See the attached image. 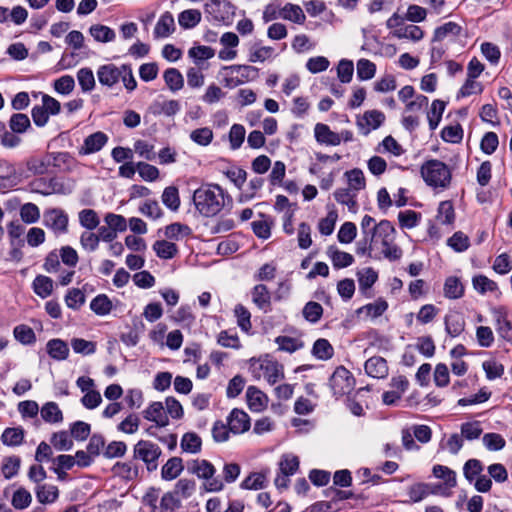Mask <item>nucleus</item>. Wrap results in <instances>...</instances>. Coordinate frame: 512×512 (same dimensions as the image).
Here are the masks:
<instances>
[{"label": "nucleus", "instance_id": "34", "mask_svg": "<svg viewBox=\"0 0 512 512\" xmlns=\"http://www.w3.org/2000/svg\"><path fill=\"white\" fill-rule=\"evenodd\" d=\"M275 343L278 345V350L294 353L304 347V342L300 337L278 336L275 338Z\"/></svg>", "mask_w": 512, "mask_h": 512}, {"label": "nucleus", "instance_id": "46", "mask_svg": "<svg viewBox=\"0 0 512 512\" xmlns=\"http://www.w3.org/2000/svg\"><path fill=\"white\" fill-rule=\"evenodd\" d=\"M112 302L105 294H99L90 302V309L99 316H105L112 310Z\"/></svg>", "mask_w": 512, "mask_h": 512}, {"label": "nucleus", "instance_id": "30", "mask_svg": "<svg viewBox=\"0 0 512 512\" xmlns=\"http://www.w3.org/2000/svg\"><path fill=\"white\" fill-rule=\"evenodd\" d=\"M52 157L50 154L43 156H31L26 161L27 169L35 175H42L48 171L51 165Z\"/></svg>", "mask_w": 512, "mask_h": 512}, {"label": "nucleus", "instance_id": "38", "mask_svg": "<svg viewBox=\"0 0 512 512\" xmlns=\"http://www.w3.org/2000/svg\"><path fill=\"white\" fill-rule=\"evenodd\" d=\"M202 19V14L197 9H187L178 15V23L183 29L196 27Z\"/></svg>", "mask_w": 512, "mask_h": 512}, {"label": "nucleus", "instance_id": "50", "mask_svg": "<svg viewBox=\"0 0 512 512\" xmlns=\"http://www.w3.org/2000/svg\"><path fill=\"white\" fill-rule=\"evenodd\" d=\"M359 288L363 291L370 289L378 279L377 272L371 268L366 267L357 272Z\"/></svg>", "mask_w": 512, "mask_h": 512}, {"label": "nucleus", "instance_id": "27", "mask_svg": "<svg viewBox=\"0 0 512 512\" xmlns=\"http://www.w3.org/2000/svg\"><path fill=\"white\" fill-rule=\"evenodd\" d=\"M183 469L184 466L182 459L179 457H172L162 466L161 477L165 481H172L182 473Z\"/></svg>", "mask_w": 512, "mask_h": 512}, {"label": "nucleus", "instance_id": "5", "mask_svg": "<svg viewBox=\"0 0 512 512\" xmlns=\"http://www.w3.org/2000/svg\"><path fill=\"white\" fill-rule=\"evenodd\" d=\"M421 176L425 183L434 188H446L451 181V171L449 167L437 160L426 161L420 169Z\"/></svg>", "mask_w": 512, "mask_h": 512}, {"label": "nucleus", "instance_id": "15", "mask_svg": "<svg viewBox=\"0 0 512 512\" xmlns=\"http://www.w3.org/2000/svg\"><path fill=\"white\" fill-rule=\"evenodd\" d=\"M227 425L232 434H243L250 429V417L245 411L234 408L227 416Z\"/></svg>", "mask_w": 512, "mask_h": 512}, {"label": "nucleus", "instance_id": "26", "mask_svg": "<svg viewBox=\"0 0 512 512\" xmlns=\"http://www.w3.org/2000/svg\"><path fill=\"white\" fill-rule=\"evenodd\" d=\"M333 266L337 269L345 268L354 262V257L350 253L339 250L336 246L331 245L326 252Z\"/></svg>", "mask_w": 512, "mask_h": 512}, {"label": "nucleus", "instance_id": "22", "mask_svg": "<svg viewBox=\"0 0 512 512\" xmlns=\"http://www.w3.org/2000/svg\"><path fill=\"white\" fill-rule=\"evenodd\" d=\"M365 372L368 376L383 379L388 375V365L386 360L380 356H374L369 358L365 362Z\"/></svg>", "mask_w": 512, "mask_h": 512}, {"label": "nucleus", "instance_id": "25", "mask_svg": "<svg viewBox=\"0 0 512 512\" xmlns=\"http://www.w3.org/2000/svg\"><path fill=\"white\" fill-rule=\"evenodd\" d=\"M445 330L451 337L459 336L465 329V320L459 312H449L444 318Z\"/></svg>", "mask_w": 512, "mask_h": 512}, {"label": "nucleus", "instance_id": "24", "mask_svg": "<svg viewBox=\"0 0 512 512\" xmlns=\"http://www.w3.org/2000/svg\"><path fill=\"white\" fill-rule=\"evenodd\" d=\"M252 302L264 312L271 310V294L264 284H257L251 290Z\"/></svg>", "mask_w": 512, "mask_h": 512}, {"label": "nucleus", "instance_id": "51", "mask_svg": "<svg viewBox=\"0 0 512 512\" xmlns=\"http://www.w3.org/2000/svg\"><path fill=\"white\" fill-rule=\"evenodd\" d=\"M189 138L199 146H208L213 141L214 134L211 128L201 127L191 131Z\"/></svg>", "mask_w": 512, "mask_h": 512}, {"label": "nucleus", "instance_id": "10", "mask_svg": "<svg viewBox=\"0 0 512 512\" xmlns=\"http://www.w3.org/2000/svg\"><path fill=\"white\" fill-rule=\"evenodd\" d=\"M433 475L442 479V484H436L432 488V493L449 497L452 494V489L457 485L456 472L444 465H434L432 469Z\"/></svg>", "mask_w": 512, "mask_h": 512}, {"label": "nucleus", "instance_id": "57", "mask_svg": "<svg viewBox=\"0 0 512 512\" xmlns=\"http://www.w3.org/2000/svg\"><path fill=\"white\" fill-rule=\"evenodd\" d=\"M163 204L172 211H177L180 206L178 189L175 186H168L161 196Z\"/></svg>", "mask_w": 512, "mask_h": 512}, {"label": "nucleus", "instance_id": "8", "mask_svg": "<svg viewBox=\"0 0 512 512\" xmlns=\"http://www.w3.org/2000/svg\"><path fill=\"white\" fill-rule=\"evenodd\" d=\"M161 455V448L152 441L139 440L134 446V457L143 461L150 472L158 468V459Z\"/></svg>", "mask_w": 512, "mask_h": 512}, {"label": "nucleus", "instance_id": "20", "mask_svg": "<svg viewBox=\"0 0 512 512\" xmlns=\"http://www.w3.org/2000/svg\"><path fill=\"white\" fill-rule=\"evenodd\" d=\"M176 29L175 20L171 12L166 11L159 17L153 31L155 39L169 37Z\"/></svg>", "mask_w": 512, "mask_h": 512}, {"label": "nucleus", "instance_id": "41", "mask_svg": "<svg viewBox=\"0 0 512 512\" xmlns=\"http://www.w3.org/2000/svg\"><path fill=\"white\" fill-rule=\"evenodd\" d=\"M461 26L455 22H447L435 29L433 41H443L448 37H456L461 33Z\"/></svg>", "mask_w": 512, "mask_h": 512}, {"label": "nucleus", "instance_id": "61", "mask_svg": "<svg viewBox=\"0 0 512 512\" xmlns=\"http://www.w3.org/2000/svg\"><path fill=\"white\" fill-rule=\"evenodd\" d=\"M420 220L421 214L414 210H404L398 214L399 224L404 229H412L416 227Z\"/></svg>", "mask_w": 512, "mask_h": 512}, {"label": "nucleus", "instance_id": "11", "mask_svg": "<svg viewBox=\"0 0 512 512\" xmlns=\"http://www.w3.org/2000/svg\"><path fill=\"white\" fill-rule=\"evenodd\" d=\"M205 12L219 23L229 25L235 14V6L228 0H211L204 6Z\"/></svg>", "mask_w": 512, "mask_h": 512}, {"label": "nucleus", "instance_id": "39", "mask_svg": "<svg viewBox=\"0 0 512 512\" xmlns=\"http://www.w3.org/2000/svg\"><path fill=\"white\" fill-rule=\"evenodd\" d=\"M195 491V482L190 479H180L176 482L173 491L168 493L173 494L176 499H187Z\"/></svg>", "mask_w": 512, "mask_h": 512}, {"label": "nucleus", "instance_id": "7", "mask_svg": "<svg viewBox=\"0 0 512 512\" xmlns=\"http://www.w3.org/2000/svg\"><path fill=\"white\" fill-rule=\"evenodd\" d=\"M159 492L158 488L151 487L142 498L143 504L150 509V512H176L180 508V499H176L170 493H164L159 499Z\"/></svg>", "mask_w": 512, "mask_h": 512}, {"label": "nucleus", "instance_id": "64", "mask_svg": "<svg viewBox=\"0 0 512 512\" xmlns=\"http://www.w3.org/2000/svg\"><path fill=\"white\" fill-rule=\"evenodd\" d=\"M447 245L451 247L455 252H464L470 246V240L467 235L463 232H455L448 240Z\"/></svg>", "mask_w": 512, "mask_h": 512}, {"label": "nucleus", "instance_id": "16", "mask_svg": "<svg viewBox=\"0 0 512 512\" xmlns=\"http://www.w3.org/2000/svg\"><path fill=\"white\" fill-rule=\"evenodd\" d=\"M108 136L97 131L84 139L83 145L79 148L80 155H89L100 151L107 143Z\"/></svg>", "mask_w": 512, "mask_h": 512}, {"label": "nucleus", "instance_id": "33", "mask_svg": "<svg viewBox=\"0 0 512 512\" xmlns=\"http://www.w3.org/2000/svg\"><path fill=\"white\" fill-rule=\"evenodd\" d=\"M163 79L169 90L173 93L184 87V78L181 72L176 68H168L163 73Z\"/></svg>", "mask_w": 512, "mask_h": 512}, {"label": "nucleus", "instance_id": "12", "mask_svg": "<svg viewBox=\"0 0 512 512\" xmlns=\"http://www.w3.org/2000/svg\"><path fill=\"white\" fill-rule=\"evenodd\" d=\"M68 222V215L60 208H51L44 212V225L56 235L67 233Z\"/></svg>", "mask_w": 512, "mask_h": 512}, {"label": "nucleus", "instance_id": "58", "mask_svg": "<svg viewBox=\"0 0 512 512\" xmlns=\"http://www.w3.org/2000/svg\"><path fill=\"white\" fill-rule=\"evenodd\" d=\"M376 74V65L372 61L362 58L357 62V77L361 81L372 79Z\"/></svg>", "mask_w": 512, "mask_h": 512}, {"label": "nucleus", "instance_id": "49", "mask_svg": "<svg viewBox=\"0 0 512 512\" xmlns=\"http://www.w3.org/2000/svg\"><path fill=\"white\" fill-rule=\"evenodd\" d=\"M153 250L156 255L161 259H171L177 252V246L166 240H158L153 244Z\"/></svg>", "mask_w": 512, "mask_h": 512}, {"label": "nucleus", "instance_id": "35", "mask_svg": "<svg viewBox=\"0 0 512 512\" xmlns=\"http://www.w3.org/2000/svg\"><path fill=\"white\" fill-rule=\"evenodd\" d=\"M312 355L319 360H329L334 355V348L327 339H317L312 347Z\"/></svg>", "mask_w": 512, "mask_h": 512}, {"label": "nucleus", "instance_id": "60", "mask_svg": "<svg viewBox=\"0 0 512 512\" xmlns=\"http://www.w3.org/2000/svg\"><path fill=\"white\" fill-rule=\"evenodd\" d=\"M482 442L488 451H500L506 445V441L503 436L494 432L484 434Z\"/></svg>", "mask_w": 512, "mask_h": 512}, {"label": "nucleus", "instance_id": "54", "mask_svg": "<svg viewBox=\"0 0 512 512\" xmlns=\"http://www.w3.org/2000/svg\"><path fill=\"white\" fill-rule=\"evenodd\" d=\"M24 439V430L21 427L6 428L2 433L1 440L7 446H18Z\"/></svg>", "mask_w": 512, "mask_h": 512}, {"label": "nucleus", "instance_id": "2", "mask_svg": "<svg viewBox=\"0 0 512 512\" xmlns=\"http://www.w3.org/2000/svg\"><path fill=\"white\" fill-rule=\"evenodd\" d=\"M395 228L388 220H381L378 227L368 236L360 239L356 244V253L379 259L377 251L386 240H394Z\"/></svg>", "mask_w": 512, "mask_h": 512}, {"label": "nucleus", "instance_id": "37", "mask_svg": "<svg viewBox=\"0 0 512 512\" xmlns=\"http://www.w3.org/2000/svg\"><path fill=\"white\" fill-rule=\"evenodd\" d=\"M335 200L342 204L346 205L349 211L356 213L357 212V201H356V193L347 188H339L334 192Z\"/></svg>", "mask_w": 512, "mask_h": 512}, {"label": "nucleus", "instance_id": "31", "mask_svg": "<svg viewBox=\"0 0 512 512\" xmlns=\"http://www.w3.org/2000/svg\"><path fill=\"white\" fill-rule=\"evenodd\" d=\"M46 350L48 355L57 361L65 360L69 355L67 343L58 338L49 340L46 344Z\"/></svg>", "mask_w": 512, "mask_h": 512}, {"label": "nucleus", "instance_id": "55", "mask_svg": "<svg viewBox=\"0 0 512 512\" xmlns=\"http://www.w3.org/2000/svg\"><path fill=\"white\" fill-rule=\"evenodd\" d=\"M484 467L480 460L469 459L464 463L463 475L465 479L472 483L478 476L481 475Z\"/></svg>", "mask_w": 512, "mask_h": 512}, {"label": "nucleus", "instance_id": "21", "mask_svg": "<svg viewBox=\"0 0 512 512\" xmlns=\"http://www.w3.org/2000/svg\"><path fill=\"white\" fill-rule=\"evenodd\" d=\"M181 109L180 102L178 100H155L149 107V111L155 115H164L172 117L176 115Z\"/></svg>", "mask_w": 512, "mask_h": 512}, {"label": "nucleus", "instance_id": "40", "mask_svg": "<svg viewBox=\"0 0 512 512\" xmlns=\"http://www.w3.org/2000/svg\"><path fill=\"white\" fill-rule=\"evenodd\" d=\"M51 165L63 171H72L76 165V160L67 152L51 153Z\"/></svg>", "mask_w": 512, "mask_h": 512}, {"label": "nucleus", "instance_id": "32", "mask_svg": "<svg viewBox=\"0 0 512 512\" xmlns=\"http://www.w3.org/2000/svg\"><path fill=\"white\" fill-rule=\"evenodd\" d=\"M89 34L96 42L109 43L116 39L115 31L103 24H94L89 28Z\"/></svg>", "mask_w": 512, "mask_h": 512}, {"label": "nucleus", "instance_id": "62", "mask_svg": "<svg viewBox=\"0 0 512 512\" xmlns=\"http://www.w3.org/2000/svg\"><path fill=\"white\" fill-rule=\"evenodd\" d=\"M377 151L390 153L393 156H400L404 153L403 147L392 136H386L378 145Z\"/></svg>", "mask_w": 512, "mask_h": 512}, {"label": "nucleus", "instance_id": "23", "mask_svg": "<svg viewBox=\"0 0 512 512\" xmlns=\"http://www.w3.org/2000/svg\"><path fill=\"white\" fill-rule=\"evenodd\" d=\"M314 137L321 145L338 146V133L332 131L327 124L317 123L314 127Z\"/></svg>", "mask_w": 512, "mask_h": 512}, {"label": "nucleus", "instance_id": "53", "mask_svg": "<svg viewBox=\"0 0 512 512\" xmlns=\"http://www.w3.org/2000/svg\"><path fill=\"white\" fill-rule=\"evenodd\" d=\"M77 80L83 92H90L95 88V77L93 71L84 67L78 70Z\"/></svg>", "mask_w": 512, "mask_h": 512}, {"label": "nucleus", "instance_id": "44", "mask_svg": "<svg viewBox=\"0 0 512 512\" xmlns=\"http://www.w3.org/2000/svg\"><path fill=\"white\" fill-rule=\"evenodd\" d=\"M464 294V286L457 277H448L444 283V295L449 299L461 298Z\"/></svg>", "mask_w": 512, "mask_h": 512}, {"label": "nucleus", "instance_id": "48", "mask_svg": "<svg viewBox=\"0 0 512 512\" xmlns=\"http://www.w3.org/2000/svg\"><path fill=\"white\" fill-rule=\"evenodd\" d=\"M20 218L25 224H34L40 219L39 207L31 202L25 203L19 210Z\"/></svg>", "mask_w": 512, "mask_h": 512}, {"label": "nucleus", "instance_id": "19", "mask_svg": "<svg viewBox=\"0 0 512 512\" xmlns=\"http://www.w3.org/2000/svg\"><path fill=\"white\" fill-rule=\"evenodd\" d=\"M146 420L154 422L158 427H165L169 424V418L161 402L151 403L144 411Z\"/></svg>", "mask_w": 512, "mask_h": 512}, {"label": "nucleus", "instance_id": "4", "mask_svg": "<svg viewBox=\"0 0 512 512\" xmlns=\"http://www.w3.org/2000/svg\"><path fill=\"white\" fill-rule=\"evenodd\" d=\"M249 372L255 379H264L270 385H274L284 378L283 366L267 356L258 359L252 358Z\"/></svg>", "mask_w": 512, "mask_h": 512}, {"label": "nucleus", "instance_id": "17", "mask_svg": "<svg viewBox=\"0 0 512 512\" xmlns=\"http://www.w3.org/2000/svg\"><path fill=\"white\" fill-rule=\"evenodd\" d=\"M123 73V65L117 67L114 64L102 65L97 70V77L100 84L108 87L115 85Z\"/></svg>", "mask_w": 512, "mask_h": 512}, {"label": "nucleus", "instance_id": "3", "mask_svg": "<svg viewBox=\"0 0 512 512\" xmlns=\"http://www.w3.org/2000/svg\"><path fill=\"white\" fill-rule=\"evenodd\" d=\"M188 471L204 480L202 487L207 492H219L224 488V482L215 476L216 468L205 459H194L188 463Z\"/></svg>", "mask_w": 512, "mask_h": 512}, {"label": "nucleus", "instance_id": "14", "mask_svg": "<svg viewBox=\"0 0 512 512\" xmlns=\"http://www.w3.org/2000/svg\"><path fill=\"white\" fill-rule=\"evenodd\" d=\"M385 115L379 110L366 111L361 117L357 118L356 124L363 135H368L371 131L378 129L384 122Z\"/></svg>", "mask_w": 512, "mask_h": 512}, {"label": "nucleus", "instance_id": "56", "mask_svg": "<svg viewBox=\"0 0 512 512\" xmlns=\"http://www.w3.org/2000/svg\"><path fill=\"white\" fill-rule=\"evenodd\" d=\"M13 335L17 341L23 345H31L36 341V335L33 329L27 325H17L13 330Z\"/></svg>", "mask_w": 512, "mask_h": 512}, {"label": "nucleus", "instance_id": "13", "mask_svg": "<svg viewBox=\"0 0 512 512\" xmlns=\"http://www.w3.org/2000/svg\"><path fill=\"white\" fill-rule=\"evenodd\" d=\"M496 332L500 338L512 343V322L508 317V311L505 307H494L491 310Z\"/></svg>", "mask_w": 512, "mask_h": 512}, {"label": "nucleus", "instance_id": "63", "mask_svg": "<svg viewBox=\"0 0 512 512\" xmlns=\"http://www.w3.org/2000/svg\"><path fill=\"white\" fill-rule=\"evenodd\" d=\"M302 314L308 322L317 323L323 315V308L318 302L309 301L305 304Z\"/></svg>", "mask_w": 512, "mask_h": 512}, {"label": "nucleus", "instance_id": "59", "mask_svg": "<svg viewBox=\"0 0 512 512\" xmlns=\"http://www.w3.org/2000/svg\"><path fill=\"white\" fill-rule=\"evenodd\" d=\"M437 220L441 224L450 225L455 220L454 207L451 201H442L438 206Z\"/></svg>", "mask_w": 512, "mask_h": 512}, {"label": "nucleus", "instance_id": "47", "mask_svg": "<svg viewBox=\"0 0 512 512\" xmlns=\"http://www.w3.org/2000/svg\"><path fill=\"white\" fill-rule=\"evenodd\" d=\"M181 448L184 452L196 454L201 451V438L194 432L185 433L181 439Z\"/></svg>", "mask_w": 512, "mask_h": 512}, {"label": "nucleus", "instance_id": "42", "mask_svg": "<svg viewBox=\"0 0 512 512\" xmlns=\"http://www.w3.org/2000/svg\"><path fill=\"white\" fill-rule=\"evenodd\" d=\"M345 177L347 178V182L350 190L354 192H358L360 190L365 189L366 187V179L364 173L359 168H354L345 172Z\"/></svg>", "mask_w": 512, "mask_h": 512}, {"label": "nucleus", "instance_id": "9", "mask_svg": "<svg viewBox=\"0 0 512 512\" xmlns=\"http://www.w3.org/2000/svg\"><path fill=\"white\" fill-rule=\"evenodd\" d=\"M329 386L335 397H341L354 389L355 378L344 366H338L329 379Z\"/></svg>", "mask_w": 512, "mask_h": 512}, {"label": "nucleus", "instance_id": "29", "mask_svg": "<svg viewBox=\"0 0 512 512\" xmlns=\"http://www.w3.org/2000/svg\"><path fill=\"white\" fill-rule=\"evenodd\" d=\"M41 418L49 424H58L63 421V413L56 402H46L40 409Z\"/></svg>", "mask_w": 512, "mask_h": 512}, {"label": "nucleus", "instance_id": "36", "mask_svg": "<svg viewBox=\"0 0 512 512\" xmlns=\"http://www.w3.org/2000/svg\"><path fill=\"white\" fill-rule=\"evenodd\" d=\"M280 18L297 24H303L306 16L299 5L288 3L281 8Z\"/></svg>", "mask_w": 512, "mask_h": 512}, {"label": "nucleus", "instance_id": "1", "mask_svg": "<svg viewBox=\"0 0 512 512\" xmlns=\"http://www.w3.org/2000/svg\"><path fill=\"white\" fill-rule=\"evenodd\" d=\"M229 196L217 184L202 185L193 193V203L196 210L205 217H212L221 212Z\"/></svg>", "mask_w": 512, "mask_h": 512}, {"label": "nucleus", "instance_id": "45", "mask_svg": "<svg viewBox=\"0 0 512 512\" xmlns=\"http://www.w3.org/2000/svg\"><path fill=\"white\" fill-rule=\"evenodd\" d=\"M59 491L57 486L51 484L40 485L36 489L37 500L42 504L53 503L57 500Z\"/></svg>", "mask_w": 512, "mask_h": 512}, {"label": "nucleus", "instance_id": "43", "mask_svg": "<svg viewBox=\"0 0 512 512\" xmlns=\"http://www.w3.org/2000/svg\"><path fill=\"white\" fill-rule=\"evenodd\" d=\"M445 107L446 103L442 100L436 99L432 102L431 108L427 113L429 128L431 130H435L438 127Z\"/></svg>", "mask_w": 512, "mask_h": 512}, {"label": "nucleus", "instance_id": "6", "mask_svg": "<svg viewBox=\"0 0 512 512\" xmlns=\"http://www.w3.org/2000/svg\"><path fill=\"white\" fill-rule=\"evenodd\" d=\"M386 26L391 30V35L397 39L419 42L424 37V31L415 24H407L404 17L394 13L387 21Z\"/></svg>", "mask_w": 512, "mask_h": 512}, {"label": "nucleus", "instance_id": "18", "mask_svg": "<svg viewBox=\"0 0 512 512\" xmlns=\"http://www.w3.org/2000/svg\"><path fill=\"white\" fill-rule=\"evenodd\" d=\"M246 398L248 407L253 412H262L268 406V396L255 386L247 388Z\"/></svg>", "mask_w": 512, "mask_h": 512}, {"label": "nucleus", "instance_id": "52", "mask_svg": "<svg viewBox=\"0 0 512 512\" xmlns=\"http://www.w3.org/2000/svg\"><path fill=\"white\" fill-rule=\"evenodd\" d=\"M472 284L474 289L480 294L495 292L498 290V285L495 281L481 274L473 277Z\"/></svg>", "mask_w": 512, "mask_h": 512}, {"label": "nucleus", "instance_id": "28", "mask_svg": "<svg viewBox=\"0 0 512 512\" xmlns=\"http://www.w3.org/2000/svg\"><path fill=\"white\" fill-rule=\"evenodd\" d=\"M34 293L42 299L49 297L54 290L53 280L45 275H37L32 282Z\"/></svg>", "mask_w": 512, "mask_h": 512}]
</instances>
